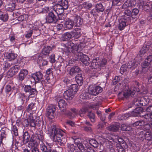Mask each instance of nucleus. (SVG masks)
<instances>
[{"mask_svg": "<svg viewBox=\"0 0 152 152\" xmlns=\"http://www.w3.org/2000/svg\"><path fill=\"white\" fill-rule=\"evenodd\" d=\"M103 91L102 88L99 86L90 85L87 90L83 92L80 97L83 100L90 99L92 96H96Z\"/></svg>", "mask_w": 152, "mask_h": 152, "instance_id": "1", "label": "nucleus"}, {"mask_svg": "<svg viewBox=\"0 0 152 152\" xmlns=\"http://www.w3.org/2000/svg\"><path fill=\"white\" fill-rule=\"evenodd\" d=\"M49 132L53 135L52 139L55 142H61L62 141L61 137L64 135V131L61 129L56 128L55 125L51 126L49 129Z\"/></svg>", "mask_w": 152, "mask_h": 152, "instance_id": "2", "label": "nucleus"}, {"mask_svg": "<svg viewBox=\"0 0 152 152\" xmlns=\"http://www.w3.org/2000/svg\"><path fill=\"white\" fill-rule=\"evenodd\" d=\"M65 48L64 49L66 53L69 54L72 53L76 56L77 53L80 51L82 49L79 45H75L72 42H68L65 45Z\"/></svg>", "mask_w": 152, "mask_h": 152, "instance_id": "3", "label": "nucleus"}, {"mask_svg": "<svg viewBox=\"0 0 152 152\" xmlns=\"http://www.w3.org/2000/svg\"><path fill=\"white\" fill-rule=\"evenodd\" d=\"M78 90V86L77 85L73 84L72 89L65 91L63 94L64 98L67 100L72 99L74 95Z\"/></svg>", "mask_w": 152, "mask_h": 152, "instance_id": "4", "label": "nucleus"}, {"mask_svg": "<svg viewBox=\"0 0 152 152\" xmlns=\"http://www.w3.org/2000/svg\"><path fill=\"white\" fill-rule=\"evenodd\" d=\"M75 58L76 60H80L83 64L86 65L89 64V58L86 55L83 54V53L80 51L77 53Z\"/></svg>", "mask_w": 152, "mask_h": 152, "instance_id": "5", "label": "nucleus"}, {"mask_svg": "<svg viewBox=\"0 0 152 152\" xmlns=\"http://www.w3.org/2000/svg\"><path fill=\"white\" fill-rule=\"evenodd\" d=\"M24 91L25 92L28 93L29 97H34L37 94L36 89L32 88L30 85H25Z\"/></svg>", "mask_w": 152, "mask_h": 152, "instance_id": "6", "label": "nucleus"}, {"mask_svg": "<svg viewBox=\"0 0 152 152\" xmlns=\"http://www.w3.org/2000/svg\"><path fill=\"white\" fill-rule=\"evenodd\" d=\"M55 110V106L51 105L48 106L46 109V116L50 119H53L54 117V112Z\"/></svg>", "mask_w": 152, "mask_h": 152, "instance_id": "7", "label": "nucleus"}, {"mask_svg": "<svg viewBox=\"0 0 152 152\" xmlns=\"http://www.w3.org/2000/svg\"><path fill=\"white\" fill-rule=\"evenodd\" d=\"M55 12L52 10L46 17V22L47 23H51L55 22L56 20V16Z\"/></svg>", "mask_w": 152, "mask_h": 152, "instance_id": "8", "label": "nucleus"}, {"mask_svg": "<svg viewBox=\"0 0 152 152\" xmlns=\"http://www.w3.org/2000/svg\"><path fill=\"white\" fill-rule=\"evenodd\" d=\"M31 77L34 80L35 83L43 81V76L40 72H38L32 74Z\"/></svg>", "mask_w": 152, "mask_h": 152, "instance_id": "9", "label": "nucleus"}, {"mask_svg": "<svg viewBox=\"0 0 152 152\" xmlns=\"http://www.w3.org/2000/svg\"><path fill=\"white\" fill-rule=\"evenodd\" d=\"M107 148V152H115V151L112 145L113 142L108 139H104L103 141Z\"/></svg>", "mask_w": 152, "mask_h": 152, "instance_id": "10", "label": "nucleus"}, {"mask_svg": "<svg viewBox=\"0 0 152 152\" xmlns=\"http://www.w3.org/2000/svg\"><path fill=\"white\" fill-rule=\"evenodd\" d=\"M152 64V55H150L145 58L142 65V70L144 69L148 68Z\"/></svg>", "mask_w": 152, "mask_h": 152, "instance_id": "11", "label": "nucleus"}, {"mask_svg": "<svg viewBox=\"0 0 152 152\" xmlns=\"http://www.w3.org/2000/svg\"><path fill=\"white\" fill-rule=\"evenodd\" d=\"M20 67L18 65H15L11 67L8 72V75L11 77L15 75L19 71Z\"/></svg>", "mask_w": 152, "mask_h": 152, "instance_id": "12", "label": "nucleus"}, {"mask_svg": "<svg viewBox=\"0 0 152 152\" xmlns=\"http://www.w3.org/2000/svg\"><path fill=\"white\" fill-rule=\"evenodd\" d=\"M4 56L5 58L9 61H12L14 60L17 56V54L12 52H7L5 53Z\"/></svg>", "mask_w": 152, "mask_h": 152, "instance_id": "13", "label": "nucleus"}, {"mask_svg": "<svg viewBox=\"0 0 152 152\" xmlns=\"http://www.w3.org/2000/svg\"><path fill=\"white\" fill-rule=\"evenodd\" d=\"M148 99L147 100L146 98H142L136 100V105H138L139 106H145L148 104Z\"/></svg>", "mask_w": 152, "mask_h": 152, "instance_id": "14", "label": "nucleus"}, {"mask_svg": "<svg viewBox=\"0 0 152 152\" xmlns=\"http://www.w3.org/2000/svg\"><path fill=\"white\" fill-rule=\"evenodd\" d=\"M64 10L62 7L60 5V3H58L54 6L52 11L57 15H59L63 12Z\"/></svg>", "mask_w": 152, "mask_h": 152, "instance_id": "15", "label": "nucleus"}, {"mask_svg": "<svg viewBox=\"0 0 152 152\" xmlns=\"http://www.w3.org/2000/svg\"><path fill=\"white\" fill-rule=\"evenodd\" d=\"M1 137H0V142H2V140L5 139L7 137L9 130L6 127H4L1 129Z\"/></svg>", "mask_w": 152, "mask_h": 152, "instance_id": "16", "label": "nucleus"}, {"mask_svg": "<svg viewBox=\"0 0 152 152\" xmlns=\"http://www.w3.org/2000/svg\"><path fill=\"white\" fill-rule=\"evenodd\" d=\"M28 71L26 69H23L20 70L18 75V78L19 80L22 81L28 74Z\"/></svg>", "mask_w": 152, "mask_h": 152, "instance_id": "17", "label": "nucleus"}, {"mask_svg": "<svg viewBox=\"0 0 152 152\" xmlns=\"http://www.w3.org/2000/svg\"><path fill=\"white\" fill-rule=\"evenodd\" d=\"M58 106L60 110L63 112H64L67 107L66 103L65 100L63 99H60L59 101Z\"/></svg>", "mask_w": 152, "mask_h": 152, "instance_id": "18", "label": "nucleus"}, {"mask_svg": "<svg viewBox=\"0 0 152 152\" xmlns=\"http://www.w3.org/2000/svg\"><path fill=\"white\" fill-rule=\"evenodd\" d=\"M142 109L139 107H138L132 111L131 114L133 116H138L139 115V116L142 117V115H143L142 114Z\"/></svg>", "mask_w": 152, "mask_h": 152, "instance_id": "19", "label": "nucleus"}, {"mask_svg": "<svg viewBox=\"0 0 152 152\" xmlns=\"http://www.w3.org/2000/svg\"><path fill=\"white\" fill-rule=\"evenodd\" d=\"M37 107L36 103L31 102L26 107V111L28 112L31 113L32 111H35Z\"/></svg>", "mask_w": 152, "mask_h": 152, "instance_id": "20", "label": "nucleus"}, {"mask_svg": "<svg viewBox=\"0 0 152 152\" xmlns=\"http://www.w3.org/2000/svg\"><path fill=\"white\" fill-rule=\"evenodd\" d=\"M119 127V124L118 123H116L108 126L107 129L110 131L116 132L118 130Z\"/></svg>", "mask_w": 152, "mask_h": 152, "instance_id": "21", "label": "nucleus"}, {"mask_svg": "<svg viewBox=\"0 0 152 152\" xmlns=\"http://www.w3.org/2000/svg\"><path fill=\"white\" fill-rule=\"evenodd\" d=\"M140 8H142L145 11L148 12L150 10V5L149 3L143 1L140 2Z\"/></svg>", "mask_w": 152, "mask_h": 152, "instance_id": "22", "label": "nucleus"}, {"mask_svg": "<svg viewBox=\"0 0 152 152\" xmlns=\"http://www.w3.org/2000/svg\"><path fill=\"white\" fill-rule=\"evenodd\" d=\"M96 60H93L91 64V67L92 69H94V71L96 72L100 70V68H99V65L98 63L96 62Z\"/></svg>", "mask_w": 152, "mask_h": 152, "instance_id": "23", "label": "nucleus"}, {"mask_svg": "<svg viewBox=\"0 0 152 152\" xmlns=\"http://www.w3.org/2000/svg\"><path fill=\"white\" fill-rule=\"evenodd\" d=\"M74 23L76 26L80 27L83 23V19L79 16H76L74 19Z\"/></svg>", "mask_w": 152, "mask_h": 152, "instance_id": "24", "label": "nucleus"}, {"mask_svg": "<svg viewBox=\"0 0 152 152\" xmlns=\"http://www.w3.org/2000/svg\"><path fill=\"white\" fill-rule=\"evenodd\" d=\"M138 62H136L134 59L129 61L127 64V66L129 69H134L138 65Z\"/></svg>", "mask_w": 152, "mask_h": 152, "instance_id": "25", "label": "nucleus"}, {"mask_svg": "<svg viewBox=\"0 0 152 152\" xmlns=\"http://www.w3.org/2000/svg\"><path fill=\"white\" fill-rule=\"evenodd\" d=\"M94 7L95 10L97 12H103L104 10V7L100 3L96 4Z\"/></svg>", "mask_w": 152, "mask_h": 152, "instance_id": "26", "label": "nucleus"}, {"mask_svg": "<svg viewBox=\"0 0 152 152\" xmlns=\"http://www.w3.org/2000/svg\"><path fill=\"white\" fill-rule=\"evenodd\" d=\"M142 118L143 119L144 121H152V113L142 115Z\"/></svg>", "mask_w": 152, "mask_h": 152, "instance_id": "27", "label": "nucleus"}, {"mask_svg": "<svg viewBox=\"0 0 152 152\" xmlns=\"http://www.w3.org/2000/svg\"><path fill=\"white\" fill-rule=\"evenodd\" d=\"M119 24L118 29L121 31L123 30L126 26V20L123 19H121L119 20Z\"/></svg>", "mask_w": 152, "mask_h": 152, "instance_id": "28", "label": "nucleus"}, {"mask_svg": "<svg viewBox=\"0 0 152 152\" xmlns=\"http://www.w3.org/2000/svg\"><path fill=\"white\" fill-rule=\"evenodd\" d=\"M65 27L68 29L72 28L74 26V22L71 20H68L64 23Z\"/></svg>", "mask_w": 152, "mask_h": 152, "instance_id": "29", "label": "nucleus"}, {"mask_svg": "<svg viewBox=\"0 0 152 152\" xmlns=\"http://www.w3.org/2000/svg\"><path fill=\"white\" fill-rule=\"evenodd\" d=\"M52 50L51 47L48 46H45L42 49V53L44 55H48L50 53Z\"/></svg>", "mask_w": 152, "mask_h": 152, "instance_id": "30", "label": "nucleus"}, {"mask_svg": "<svg viewBox=\"0 0 152 152\" xmlns=\"http://www.w3.org/2000/svg\"><path fill=\"white\" fill-rule=\"evenodd\" d=\"M71 111L73 112V114L70 112H69L67 115L70 118H74L75 116L77 115L78 113V110L75 108H72Z\"/></svg>", "mask_w": 152, "mask_h": 152, "instance_id": "31", "label": "nucleus"}, {"mask_svg": "<svg viewBox=\"0 0 152 152\" xmlns=\"http://www.w3.org/2000/svg\"><path fill=\"white\" fill-rule=\"evenodd\" d=\"M75 80L79 86L82 85L83 82V80L81 74H77L75 77Z\"/></svg>", "mask_w": 152, "mask_h": 152, "instance_id": "32", "label": "nucleus"}, {"mask_svg": "<svg viewBox=\"0 0 152 152\" xmlns=\"http://www.w3.org/2000/svg\"><path fill=\"white\" fill-rule=\"evenodd\" d=\"M135 94L133 91L132 92L131 90L129 89L127 91L124 92L123 93V95L126 98L129 97L130 96H132Z\"/></svg>", "mask_w": 152, "mask_h": 152, "instance_id": "33", "label": "nucleus"}, {"mask_svg": "<svg viewBox=\"0 0 152 152\" xmlns=\"http://www.w3.org/2000/svg\"><path fill=\"white\" fill-rule=\"evenodd\" d=\"M74 34V33L71 31L70 33L66 32L63 34V38L64 39L63 40H68L71 38L72 35Z\"/></svg>", "mask_w": 152, "mask_h": 152, "instance_id": "34", "label": "nucleus"}, {"mask_svg": "<svg viewBox=\"0 0 152 152\" xmlns=\"http://www.w3.org/2000/svg\"><path fill=\"white\" fill-rule=\"evenodd\" d=\"M80 70V69L78 66H74L70 69L69 73L71 75H73L76 73L79 72Z\"/></svg>", "mask_w": 152, "mask_h": 152, "instance_id": "35", "label": "nucleus"}, {"mask_svg": "<svg viewBox=\"0 0 152 152\" xmlns=\"http://www.w3.org/2000/svg\"><path fill=\"white\" fill-rule=\"evenodd\" d=\"M67 152H74L76 147L73 144L69 143L67 144Z\"/></svg>", "mask_w": 152, "mask_h": 152, "instance_id": "36", "label": "nucleus"}, {"mask_svg": "<svg viewBox=\"0 0 152 152\" xmlns=\"http://www.w3.org/2000/svg\"><path fill=\"white\" fill-rule=\"evenodd\" d=\"M30 136L28 132H25L23 136V141L24 143H26L29 142Z\"/></svg>", "mask_w": 152, "mask_h": 152, "instance_id": "37", "label": "nucleus"}, {"mask_svg": "<svg viewBox=\"0 0 152 152\" xmlns=\"http://www.w3.org/2000/svg\"><path fill=\"white\" fill-rule=\"evenodd\" d=\"M77 142H75V143L77 144V146L81 152H87V150L85 148L83 144L79 142L76 143Z\"/></svg>", "mask_w": 152, "mask_h": 152, "instance_id": "38", "label": "nucleus"}, {"mask_svg": "<svg viewBox=\"0 0 152 152\" xmlns=\"http://www.w3.org/2000/svg\"><path fill=\"white\" fill-rule=\"evenodd\" d=\"M139 10L138 9H134L131 12V16L133 18H137Z\"/></svg>", "mask_w": 152, "mask_h": 152, "instance_id": "39", "label": "nucleus"}, {"mask_svg": "<svg viewBox=\"0 0 152 152\" xmlns=\"http://www.w3.org/2000/svg\"><path fill=\"white\" fill-rule=\"evenodd\" d=\"M132 3L131 0H127L122 6V8L126 9L131 7Z\"/></svg>", "mask_w": 152, "mask_h": 152, "instance_id": "40", "label": "nucleus"}, {"mask_svg": "<svg viewBox=\"0 0 152 152\" xmlns=\"http://www.w3.org/2000/svg\"><path fill=\"white\" fill-rule=\"evenodd\" d=\"M92 7V4L89 2H85L82 4L83 7L86 9H89Z\"/></svg>", "mask_w": 152, "mask_h": 152, "instance_id": "41", "label": "nucleus"}, {"mask_svg": "<svg viewBox=\"0 0 152 152\" xmlns=\"http://www.w3.org/2000/svg\"><path fill=\"white\" fill-rule=\"evenodd\" d=\"M15 7V4L14 3H12L8 5L7 9L9 11H12L14 10Z\"/></svg>", "mask_w": 152, "mask_h": 152, "instance_id": "42", "label": "nucleus"}, {"mask_svg": "<svg viewBox=\"0 0 152 152\" xmlns=\"http://www.w3.org/2000/svg\"><path fill=\"white\" fill-rule=\"evenodd\" d=\"M61 5L64 10L67 9L68 7V2L66 0H64L63 2H61L60 3Z\"/></svg>", "mask_w": 152, "mask_h": 152, "instance_id": "43", "label": "nucleus"}, {"mask_svg": "<svg viewBox=\"0 0 152 152\" xmlns=\"http://www.w3.org/2000/svg\"><path fill=\"white\" fill-rule=\"evenodd\" d=\"M144 137L145 140H149L152 138V134L150 132H146L144 134Z\"/></svg>", "mask_w": 152, "mask_h": 152, "instance_id": "44", "label": "nucleus"}, {"mask_svg": "<svg viewBox=\"0 0 152 152\" xmlns=\"http://www.w3.org/2000/svg\"><path fill=\"white\" fill-rule=\"evenodd\" d=\"M41 150L43 152H50L51 149L48 148L44 144H42L40 145Z\"/></svg>", "mask_w": 152, "mask_h": 152, "instance_id": "45", "label": "nucleus"}, {"mask_svg": "<svg viewBox=\"0 0 152 152\" xmlns=\"http://www.w3.org/2000/svg\"><path fill=\"white\" fill-rule=\"evenodd\" d=\"M149 48L148 45H144L140 51V53L143 54L145 53L148 50Z\"/></svg>", "mask_w": 152, "mask_h": 152, "instance_id": "46", "label": "nucleus"}, {"mask_svg": "<svg viewBox=\"0 0 152 152\" xmlns=\"http://www.w3.org/2000/svg\"><path fill=\"white\" fill-rule=\"evenodd\" d=\"M143 120L142 121H137L133 124V126L137 127L138 126H142L144 125V122Z\"/></svg>", "mask_w": 152, "mask_h": 152, "instance_id": "47", "label": "nucleus"}, {"mask_svg": "<svg viewBox=\"0 0 152 152\" xmlns=\"http://www.w3.org/2000/svg\"><path fill=\"white\" fill-rule=\"evenodd\" d=\"M129 68H128L127 65L125 64L123 65L120 68V72L122 74H123Z\"/></svg>", "mask_w": 152, "mask_h": 152, "instance_id": "48", "label": "nucleus"}, {"mask_svg": "<svg viewBox=\"0 0 152 152\" xmlns=\"http://www.w3.org/2000/svg\"><path fill=\"white\" fill-rule=\"evenodd\" d=\"M88 116L90 119L91 122L94 123L95 121V114L94 113L90 112Z\"/></svg>", "mask_w": 152, "mask_h": 152, "instance_id": "49", "label": "nucleus"}, {"mask_svg": "<svg viewBox=\"0 0 152 152\" xmlns=\"http://www.w3.org/2000/svg\"><path fill=\"white\" fill-rule=\"evenodd\" d=\"M89 144L94 147L97 146L98 142L95 140L91 139L89 140Z\"/></svg>", "mask_w": 152, "mask_h": 152, "instance_id": "50", "label": "nucleus"}, {"mask_svg": "<svg viewBox=\"0 0 152 152\" xmlns=\"http://www.w3.org/2000/svg\"><path fill=\"white\" fill-rule=\"evenodd\" d=\"M116 147L118 152H125V150L120 144H117Z\"/></svg>", "mask_w": 152, "mask_h": 152, "instance_id": "51", "label": "nucleus"}, {"mask_svg": "<svg viewBox=\"0 0 152 152\" xmlns=\"http://www.w3.org/2000/svg\"><path fill=\"white\" fill-rule=\"evenodd\" d=\"M36 138L37 137L36 136L32 135L29 140V142H32L34 144H36L37 143L36 140Z\"/></svg>", "mask_w": 152, "mask_h": 152, "instance_id": "52", "label": "nucleus"}, {"mask_svg": "<svg viewBox=\"0 0 152 152\" xmlns=\"http://www.w3.org/2000/svg\"><path fill=\"white\" fill-rule=\"evenodd\" d=\"M18 129L15 125H13L12 128V132L15 136H17L18 134Z\"/></svg>", "mask_w": 152, "mask_h": 152, "instance_id": "53", "label": "nucleus"}, {"mask_svg": "<svg viewBox=\"0 0 152 152\" xmlns=\"http://www.w3.org/2000/svg\"><path fill=\"white\" fill-rule=\"evenodd\" d=\"M27 16L26 15H20L18 17L17 19L19 21H22L24 20H26Z\"/></svg>", "mask_w": 152, "mask_h": 152, "instance_id": "54", "label": "nucleus"}, {"mask_svg": "<svg viewBox=\"0 0 152 152\" xmlns=\"http://www.w3.org/2000/svg\"><path fill=\"white\" fill-rule=\"evenodd\" d=\"M8 15L7 14H4V13L0 18V19L3 21H6L8 19Z\"/></svg>", "mask_w": 152, "mask_h": 152, "instance_id": "55", "label": "nucleus"}, {"mask_svg": "<svg viewBox=\"0 0 152 152\" xmlns=\"http://www.w3.org/2000/svg\"><path fill=\"white\" fill-rule=\"evenodd\" d=\"M34 120V119L32 114H31V113H30L28 116V117L27 118V119H25L24 120V121L27 122V125H28V121H30L33 120Z\"/></svg>", "mask_w": 152, "mask_h": 152, "instance_id": "56", "label": "nucleus"}, {"mask_svg": "<svg viewBox=\"0 0 152 152\" xmlns=\"http://www.w3.org/2000/svg\"><path fill=\"white\" fill-rule=\"evenodd\" d=\"M49 61L50 62L52 63H54L56 60L55 59V55L54 53H53L49 57Z\"/></svg>", "mask_w": 152, "mask_h": 152, "instance_id": "57", "label": "nucleus"}, {"mask_svg": "<svg viewBox=\"0 0 152 152\" xmlns=\"http://www.w3.org/2000/svg\"><path fill=\"white\" fill-rule=\"evenodd\" d=\"M29 121V122L30 126L31 127H34V129H35L36 125L35 120L34 119L33 120L30 121Z\"/></svg>", "mask_w": 152, "mask_h": 152, "instance_id": "58", "label": "nucleus"}, {"mask_svg": "<svg viewBox=\"0 0 152 152\" xmlns=\"http://www.w3.org/2000/svg\"><path fill=\"white\" fill-rule=\"evenodd\" d=\"M107 63L106 60L105 59H102L99 63V65L100 67L104 66Z\"/></svg>", "mask_w": 152, "mask_h": 152, "instance_id": "59", "label": "nucleus"}, {"mask_svg": "<svg viewBox=\"0 0 152 152\" xmlns=\"http://www.w3.org/2000/svg\"><path fill=\"white\" fill-rule=\"evenodd\" d=\"M19 97L23 103L26 99V96L23 94H19Z\"/></svg>", "mask_w": 152, "mask_h": 152, "instance_id": "60", "label": "nucleus"}, {"mask_svg": "<svg viewBox=\"0 0 152 152\" xmlns=\"http://www.w3.org/2000/svg\"><path fill=\"white\" fill-rule=\"evenodd\" d=\"M33 33V31L32 30H30L29 31L27 32L25 34V37L27 38H29L31 37L32 34Z\"/></svg>", "mask_w": 152, "mask_h": 152, "instance_id": "61", "label": "nucleus"}, {"mask_svg": "<svg viewBox=\"0 0 152 152\" xmlns=\"http://www.w3.org/2000/svg\"><path fill=\"white\" fill-rule=\"evenodd\" d=\"M151 128L150 125L149 124H146L143 125V129L145 130H149Z\"/></svg>", "mask_w": 152, "mask_h": 152, "instance_id": "62", "label": "nucleus"}, {"mask_svg": "<svg viewBox=\"0 0 152 152\" xmlns=\"http://www.w3.org/2000/svg\"><path fill=\"white\" fill-rule=\"evenodd\" d=\"M124 14L125 15H126L128 16H131V12L129 10H125L124 12Z\"/></svg>", "mask_w": 152, "mask_h": 152, "instance_id": "63", "label": "nucleus"}, {"mask_svg": "<svg viewBox=\"0 0 152 152\" xmlns=\"http://www.w3.org/2000/svg\"><path fill=\"white\" fill-rule=\"evenodd\" d=\"M84 130L89 132H91L92 131V129L91 127H88L87 126H84L83 127Z\"/></svg>", "mask_w": 152, "mask_h": 152, "instance_id": "64", "label": "nucleus"}]
</instances>
